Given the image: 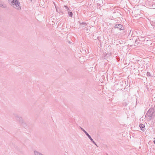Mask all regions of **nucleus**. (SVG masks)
Returning a JSON list of instances; mask_svg holds the SVG:
<instances>
[{"label":"nucleus","mask_w":155,"mask_h":155,"mask_svg":"<svg viewBox=\"0 0 155 155\" xmlns=\"http://www.w3.org/2000/svg\"><path fill=\"white\" fill-rule=\"evenodd\" d=\"M149 39L148 38H145L144 39V41H147V42H150V40H149Z\"/></svg>","instance_id":"nucleus-14"},{"label":"nucleus","mask_w":155,"mask_h":155,"mask_svg":"<svg viewBox=\"0 0 155 155\" xmlns=\"http://www.w3.org/2000/svg\"><path fill=\"white\" fill-rule=\"evenodd\" d=\"M119 83L117 84L119 86H120V87H119V88L120 89H122L124 87V83L122 81H119Z\"/></svg>","instance_id":"nucleus-5"},{"label":"nucleus","mask_w":155,"mask_h":155,"mask_svg":"<svg viewBox=\"0 0 155 155\" xmlns=\"http://www.w3.org/2000/svg\"><path fill=\"white\" fill-rule=\"evenodd\" d=\"M118 28L120 30H124V27L122 25L119 24H116L114 27V28Z\"/></svg>","instance_id":"nucleus-4"},{"label":"nucleus","mask_w":155,"mask_h":155,"mask_svg":"<svg viewBox=\"0 0 155 155\" xmlns=\"http://www.w3.org/2000/svg\"><path fill=\"white\" fill-rule=\"evenodd\" d=\"M68 14L69 16H70V17H72V15H73V13L72 12H68Z\"/></svg>","instance_id":"nucleus-12"},{"label":"nucleus","mask_w":155,"mask_h":155,"mask_svg":"<svg viewBox=\"0 0 155 155\" xmlns=\"http://www.w3.org/2000/svg\"><path fill=\"white\" fill-rule=\"evenodd\" d=\"M88 137V138L96 146H97V147H98L97 146V144L94 141V140H93V139L91 137V136L90 135H89V134H88L87 135Z\"/></svg>","instance_id":"nucleus-7"},{"label":"nucleus","mask_w":155,"mask_h":155,"mask_svg":"<svg viewBox=\"0 0 155 155\" xmlns=\"http://www.w3.org/2000/svg\"><path fill=\"white\" fill-rule=\"evenodd\" d=\"M127 104H124V103H123L124 105L125 106H126V105H127Z\"/></svg>","instance_id":"nucleus-21"},{"label":"nucleus","mask_w":155,"mask_h":155,"mask_svg":"<svg viewBox=\"0 0 155 155\" xmlns=\"http://www.w3.org/2000/svg\"><path fill=\"white\" fill-rule=\"evenodd\" d=\"M14 115L19 124H22L24 123V120L21 117L19 116L17 114H14Z\"/></svg>","instance_id":"nucleus-3"},{"label":"nucleus","mask_w":155,"mask_h":155,"mask_svg":"<svg viewBox=\"0 0 155 155\" xmlns=\"http://www.w3.org/2000/svg\"><path fill=\"white\" fill-rule=\"evenodd\" d=\"M0 7L5 8L6 7V6L5 4H3L2 2L0 0Z\"/></svg>","instance_id":"nucleus-10"},{"label":"nucleus","mask_w":155,"mask_h":155,"mask_svg":"<svg viewBox=\"0 0 155 155\" xmlns=\"http://www.w3.org/2000/svg\"><path fill=\"white\" fill-rule=\"evenodd\" d=\"M140 127L141 130L143 131H144L145 130V125L143 124H140Z\"/></svg>","instance_id":"nucleus-8"},{"label":"nucleus","mask_w":155,"mask_h":155,"mask_svg":"<svg viewBox=\"0 0 155 155\" xmlns=\"http://www.w3.org/2000/svg\"><path fill=\"white\" fill-rule=\"evenodd\" d=\"M60 12H59V13H60V14L61 13L62 14L63 13V12H62L61 11H60Z\"/></svg>","instance_id":"nucleus-19"},{"label":"nucleus","mask_w":155,"mask_h":155,"mask_svg":"<svg viewBox=\"0 0 155 155\" xmlns=\"http://www.w3.org/2000/svg\"><path fill=\"white\" fill-rule=\"evenodd\" d=\"M82 131L85 133L86 135L88 134L84 129H82Z\"/></svg>","instance_id":"nucleus-15"},{"label":"nucleus","mask_w":155,"mask_h":155,"mask_svg":"<svg viewBox=\"0 0 155 155\" xmlns=\"http://www.w3.org/2000/svg\"><path fill=\"white\" fill-rule=\"evenodd\" d=\"M64 7L66 8V9H67V10H68L69 9L68 8L67 6L64 5Z\"/></svg>","instance_id":"nucleus-18"},{"label":"nucleus","mask_w":155,"mask_h":155,"mask_svg":"<svg viewBox=\"0 0 155 155\" xmlns=\"http://www.w3.org/2000/svg\"><path fill=\"white\" fill-rule=\"evenodd\" d=\"M34 153L35 155H43L41 153L36 150H35Z\"/></svg>","instance_id":"nucleus-9"},{"label":"nucleus","mask_w":155,"mask_h":155,"mask_svg":"<svg viewBox=\"0 0 155 155\" xmlns=\"http://www.w3.org/2000/svg\"><path fill=\"white\" fill-rule=\"evenodd\" d=\"M139 38H140V41H144V39L145 38H144V37H143L141 36H140L139 37Z\"/></svg>","instance_id":"nucleus-13"},{"label":"nucleus","mask_w":155,"mask_h":155,"mask_svg":"<svg viewBox=\"0 0 155 155\" xmlns=\"http://www.w3.org/2000/svg\"><path fill=\"white\" fill-rule=\"evenodd\" d=\"M80 26L84 29H85L87 26V25L86 23L80 22Z\"/></svg>","instance_id":"nucleus-6"},{"label":"nucleus","mask_w":155,"mask_h":155,"mask_svg":"<svg viewBox=\"0 0 155 155\" xmlns=\"http://www.w3.org/2000/svg\"><path fill=\"white\" fill-rule=\"evenodd\" d=\"M139 41H140V38H138V39H137L135 41V43H137H137H140V42H139Z\"/></svg>","instance_id":"nucleus-11"},{"label":"nucleus","mask_w":155,"mask_h":155,"mask_svg":"<svg viewBox=\"0 0 155 155\" xmlns=\"http://www.w3.org/2000/svg\"><path fill=\"white\" fill-rule=\"evenodd\" d=\"M56 11L58 13L60 12V9L59 8H57L56 7Z\"/></svg>","instance_id":"nucleus-16"},{"label":"nucleus","mask_w":155,"mask_h":155,"mask_svg":"<svg viewBox=\"0 0 155 155\" xmlns=\"http://www.w3.org/2000/svg\"><path fill=\"white\" fill-rule=\"evenodd\" d=\"M9 3L14 8L18 10H20L21 8L20 2L18 0H8Z\"/></svg>","instance_id":"nucleus-1"},{"label":"nucleus","mask_w":155,"mask_h":155,"mask_svg":"<svg viewBox=\"0 0 155 155\" xmlns=\"http://www.w3.org/2000/svg\"><path fill=\"white\" fill-rule=\"evenodd\" d=\"M80 128H81V130H82V129H83V128H82V127H80Z\"/></svg>","instance_id":"nucleus-20"},{"label":"nucleus","mask_w":155,"mask_h":155,"mask_svg":"<svg viewBox=\"0 0 155 155\" xmlns=\"http://www.w3.org/2000/svg\"><path fill=\"white\" fill-rule=\"evenodd\" d=\"M155 115L154 110L153 108H150L147 112L146 117H147V118L149 120H151Z\"/></svg>","instance_id":"nucleus-2"},{"label":"nucleus","mask_w":155,"mask_h":155,"mask_svg":"<svg viewBox=\"0 0 155 155\" xmlns=\"http://www.w3.org/2000/svg\"><path fill=\"white\" fill-rule=\"evenodd\" d=\"M147 75L148 77L151 76L150 73L148 72L147 74Z\"/></svg>","instance_id":"nucleus-17"}]
</instances>
